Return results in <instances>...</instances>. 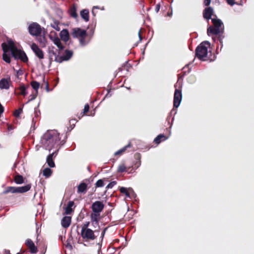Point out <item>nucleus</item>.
<instances>
[{"label": "nucleus", "instance_id": "obj_1", "mask_svg": "<svg viewBox=\"0 0 254 254\" xmlns=\"http://www.w3.org/2000/svg\"><path fill=\"white\" fill-rule=\"evenodd\" d=\"M60 134L56 130L47 131L41 137L40 143L41 146L46 150L50 151L53 149H56L58 151L61 146L63 145L66 142V136L61 140Z\"/></svg>", "mask_w": 254, "mask_h": 254}, {"label": "nucleus", "instance_id": "obj_63", "mask_svg": "<svg viewBox=\"0 0 254 254\" xmlns=\"http://www.w3.org/2000/svg\"><path fill=\"white\" fill-rule=\"evenodd\" d=\"M212 39H213V40H214V42H215V41H216V39H215V38H213V37L212 38Z\"/></svg>", "mask_w": 254, "mask_h": 254}, {"label": "nucleus", "instance_id": "obj_51", "mask_svg": "<svg viewBox=\"0 0 254 254\" xmlns=\"http://www.w3.org/2000/svg\"><path fill=\"white\" fill-rule=\"evenodd\" d=\"M91 223H92V225H93L94 227H96L97 226H98V225H99V221H97V223H96V222H94V221H91Z\"/></svg>", "mask_w": 254, "mask_h": 254}, {"label": "nucleus", "instance_id": "obj_59", "mask_svg": "<svg viewBox=\"0 0 254 254\" xmlns=\"http://www.w3.org/2000/svg\"><path fill=\"white\" fill-rule=\"evenodd\" d=\"M172 12H170H170H168V15L169 16H172Z\"/></svg>", "mask_w": 254, "mask_h": 254}, {"label": "nucleus", "instance_id": "obj_39", "mask_svg": "<svg viewBox=\"0 0 254 254\" xmlns=\"http://www.w3.org/2000/svg\"><path fill=\"white\" fill-rule=\"evenodd\" d=\"M22 111V109H18L17 110H16L14 112V115L16 117H18L19 116V115L21 114V112Z\"/></svg>", "mask_w": 254, "mask_h": 254}, {"label": "nucleus", "instance_id": "obj_45", "mask_svg": "<svg viewBox=\"0 0 254 254\" xmlns=\"http://www.w3.org/2000/svg\"><path fill=\"white\" fill-rule=\"evenodd\" d=\"M228 4L233 6L235 4V0H226Z\"/></svg>", "mask_w": 254, "mask_h": 254}, {"label": "nucleus", "instance_id": "obj_60", "mask_svg": "<svg viewBox=\"0 0 254 254\" xmlns=\"http://www.w3.org/2000/svg\"><path fill=\"white\" fill-rule=\"evenodd\" d=\"M98 9L99 8V7L98 6H94L93 7V9Z\"/></svg>", "mask_w": 254, "mask_h": 254}, {"label": "nucleus", "instance_id": "obj_49", "mask_svg": "<svg viewBox=\"0 0 254 254\" xmlns=\"http://www.w3.org/2000/svg\"><path fill=\"white\" fill-rule=\"evenodd\" d=\"M160 8V4L158 3L157 4H156V5L155 6V11L156 12H158L159 11Z\"/></svg>", "mask_w": 254, "mask_h": 254}, {"label": "nucleus", "instance_id": "obj_28", "mask_svg": "<svg viewBox=\"0 0 254 254\" xmlns=\"http://www.w3.org/2000/svg\"><path fill=\"white\" fill-rule=\"evenodd\" d=\"M19 90H20L19 94L25 96L27 94V87H26L24 84H21L19 88Z\"/></svg>", "mask_w": 254, "mask_h": 254}, {"label": "nucleus", "instance_id": "obj_48", "mask_svg": "<svg viewBox=\"0 0 254 254\" xmlns=\"http://www.w3.org/2000/svg\"><path fill=\"white\" fill-rule=\"evenodd\" d=\"M138 161H137L136 163V164H137L136 168H138L141 165V161L140 160V157L139 155H138Z\"/></svg>", "mask_w": 254, "mask_h": 254}, {"label": "nucleus", "instance_id": "obj_43", "mask_svg": "<svg viewBox=\"0 0 254 254\" xmlns=\"http://www.w3.org/2000/svg\"><path fill=\"white\" fill-rule=\"evenodd\" d=\"M56 46L60 50H63L64 49V47L62 45L61 41Z\"/></svg>", "mask_w": 254, "mask_h": 254}, {"label": "nucleus", "instance_id": "obj_40", "mask_svg": "<svg viewBox=\"0 0 254 254\" xmlns=\"http://www.w3.org/2000/svg\"><path fill=\"white\" fill-rule=\"evenodd\" d=\"M117 184V182L116 181H112L110 182L106 187L107 189H111L115 185Z\"/></svg>", "mask_w": 254, "mask_h": 254}, {"label": "nucleus", "instance_id": "obj_16", "mask_svg": "<svg viewBox=\"0 0 254 254\" xmlns=\"http://www.w3.org/2000/svg\"><path fill=\"white\" fill-rule=\"evenodd\" d=\"M213 13V9L211 7H208L204 9L203 12V16L206 20L211 19V16Z\"/></svg>", "mask_w": 254, "mask_h": 254}, {"label": "nucleus", "instance_id": "obj_20", "mask_svg": "<svg viewBox=\"0 0 254 254\" xmlns=\"http://www.w3.org/2000/svg\"><path fill=\"white\" fill-rule=\"evenodd\" d=\"M87 189V185L84 182H82L77 187V192L78 193H85L86 192Z\"/></svg>", "mask_w": 254, "mask_h": 254}, {"label": "nucleus", "instance_id": "obj_44", "mask_svg": "<svg viewBox=\"0 0 254 254\" xmlns=\"http://www.w3.org/2000/svg\"><path fill=\"white\" fill-rule=\"evenodd\" d=\"M53 41L54 44L57 45L61 41V40L58 37H55L53 40Z\"/></svg>", "mask_w": 254, "mask_h": 254}, {"label": "nucleus", "instance_id": "obj_7", "mask_svg": "<svg viewBox=\"0 0 254 254\" xmlns=\"http://www.w3.org/2000/svg\"><path fill=\"white\" fill-rule=\"evenodd\" d=\"M182 99V94L181 90L176 89L174 95V107L177 108L180 106Z\"/></svg>", "mask_w": 254, "mask_h": 254}, {"label": "nucleus", "instance_id": "obj_32", "mask_svg": "<svg viewBox=\"0 0 254 254\" xmlns=\"http://www.w3.org/2000/svg\"><path fill=\"white\" fill-rule=\"evenodd\" d=\"M52 173V171L51 169L49 168H46L44 169L43 170V175L46 178L50 177L51 176Z\"/></svg>", "mask_w": 254, "mask_h": 254}, {"label": "nucleus", "instance_id": "obj_42", "mask_svg": "<svg viewBox=\"0 0 254 254\" xmlns=\"http://www.w3.org/2000/svg\"><path fill=\"white\" fill-rule=\"evenodd\" d=\"M107 229H108V227L105 228L104 229L103 231L101 233V236H100V238L101 239V242H102V241H103V239L104 238L105 234V233H106V232Z\"/></svg>", "mask_w": 254, "mask_h": 254}, {"label": "nucleus", "instance_id": "obj_52", "mask_svg": "<svg viewBox=\"0 0 254 254\" xmlns=\"http://www.w3.org/2000/svg\"><path fill=\"white\" fill-rule=\"evenodd\" d=\"M4 111V108L3 106L0 103V114H2Z\"/></svg>", "mask_w": 254, "mask_h": 254}, {"label": "nucleus", "instance_id": "obj_23", "mask_svg": "<svg viewBox=\"0 0 254 254\" xmlns=\"http://www.w3.org/2000/svg\"><path fill=\"white\" fill-rule=\"evenodd\" d=\"M55 152L49 154L47 157V163L48 166L51 168H53L55 166V163L53 161V157Z\"/></svg>", "mask_w": 254, "mask_h": 254}, {"label": "nucleus", "instance_id": "obj_19", "mask_svg": "<svg viewBox=\"0 0 254 254\" xmlns=\"http://www.w3.org/2000/svg\"><path fill=\"white\" fill-rule=\"evenodd\" d=\"M61 39L64 42H67L69 40V32L66 29H63L60 32Z\"/></svg>", "mask_w": 254, "mask_h": 254}, {"label": "nucleus", "instance_id": "obj_12", "mask_svg": "<svg viewBox=\"0 0 254 254\" xmlns=\"http://www.w3.org/2000/svg\"><path fill=\"white\" fill-rule=\"evenodd\" d=\"M48 53L49 55V61L50 63L53 61L54 58V61H55L56 58L60 57V52L57 53V50L54 46H49L48 47Z\"/></svg>", "mask_w": 254, "mask_h": 254}, {"label": "nucleus", "instance_id": "obj_41", "mask_svg": "<svg viewBox=\"0 0 254 254\" xmlns=\"http://www.w3.org/2000/svg\"><path fill=\"white\" fill-rule=\"evenodd\" d=\"M89 224H90V222H85L83 225L82 226V227H81V230H86V229H88V226L89 225Z\"/></svg>", "mask_w": 254, "mask_h": 254}, {"label": "nucleus", "instance_id": "obj_46", "mask_svg": "<svg viewBox=\"0 0 254 254\" xmlns=\"http://www.w3.org/2000/svg\"><path fill=\"white\" fill-rule=\"evenodd\" d=\"M89 106L88 104H86L83 109V113H87L89 111Z\"/></svg>", "mask_w": 254, "mask_h": 254}, {"label": "nucleus", "instance_id": "obj_27", "mask_svg": "<svg viewBox=\"0 0 254 254\" xmlns=\"http://www.w3.org/2000/svg\"><path fill=\"white\" fill-rule=\"evenodd\" d=\"M9 192H11L12 193H17V187H8L3 192L4 194H6Z\"/></svg>", "mask_w": 254, "mask_h": 254}, {"label": "nucleus", "instance_id": "obj_54", "mask_svg": "<svg viewBox=\"0 0 254 254\" xmlns=\"http://www.w3.org/2000/svg\"><path fill=\"white\" fill-rule=\"evenodd\" d=\"M219 45L220 46V50L221 51V50H222V49L223 48V41H219Z\"/></svg>", "mask_w": 254, "mask_h": 254}, {"label": "nucleus", "instance_id": "obj_62", "mask_svg": "<svg viewBox=\"0 0 254 254\" xmlns=\"http://www.w3.org/2000/svg\"><path fill=\"white\" fill-rule=\"evenodd\" d=\"M98 245L99 246V248L101 247V245H100V244L99 243H98Z\"/></svg>", "mask_w": 254, "mask_h": 254}, {"label": "nucleus", "instance_id": "obj_38", "mask_svg": "<svg viewBox=\"0 0 254 254\" xmlns=\"http://www.w3.org/2000/svg\"><path fill=\"white\" fill-rule=\"evenodd\" d=\"M224 32H221L220 33L217 34L218 37H217V40L218 41H223L224 38H225V36L223 35Z\"/></svg>", "mask_w": 254, "mask_h": 254}, {"label": "nucleus", "instance_id": "obj_17", "mask_svg": "<svg viewBox=\"0 0 254 254\" xmlns=\"http://www.w3.org/2000/svg\"><path fill=\"white\" fill-rule=\"evenodd\" d=\"M9 80L5 78H2L0 80V88L1 89H8L9 88Z\"/></svg>", "mask_w": 254, "mask_h": 254}, {"label": "nucleus", "instance_id": "obj_25", "mask_svg": "<svg viewBox=\"0 0 254 254\" xmlns=\"http://www.w3.org/2000/svg\"><path fill=\"white\" fill-rule=\"evenodd\" d=\"M74 202L72 201H69L66 207L65 208V214H70L72 211V207L74 205Z\"/></svg>", "mask_w": 254, "mask_h": 254}, {"label": "nucleus", "instance_id": "obj_30", "mask_svg": "<svg viewBox=\"0 0 254 254\" xmlns=\"http://www.w3.org/2000/svg\"><path fill=\"white\" fill-rule=\"evenodd\" d=\"M100 213L92 212L91 214V221H94L97 223V221H99Z\"/></svg>", "mask_w": 254, "mask_h": 254}, {"label": "nucleus", "instance_id": "obj_3", "mask_svg": "<svg viewBox=\"0 0 254 254\" xmlns=\"http://www.w3.org/2000/svg\"><path fill=\"white\" fill-rule=\"evenodd\" d=\"M210 46L208 41L201 42L195 49V57L201 61H205L208 54V48Z\"/></svg>", "mask_w": 254, "mask_h": 254}, {"label": "nucleus", "instance_id": "obj_53", "mask_svg": "<svg viewBox=\"0 0 254 254\" xmlns=\"http://www.w3.org/2000/svg\"><path fill=\"white\" fill-rule=\"evenodd\" d=\"M46 88L47 91L49 92L50 89H49L48 82L47 81L46 82Z\"/></svg>", "mask_w": 254, "mask_h": 254}, {"label": "nucleus", "instance_id": "obj_18", "mask_svg": "<svg viewBox=\"0 0 254 254\" xmlns=\"http://www.w3.org/2000/svg\"><path fill=\"white\" fill-rule=\"evenodd\" d=\"M70 223L71 217L69 216L64 217L61 221L62 226L64 228L68 227L70 224Z\"/></svg>", "mask_w": 254, "mask_h": 254}, {"label": "nucleus", "instance_id": "obj_9", "mask_svg": "<svg viewBox=\"0 0 254 254\" xmlns=\"http://www.w3.org/2000/svg\"><path fill=\"white\" fill-rule=\"evenodd\" d=\"M87 33L84 29L80 28H75L72 29L71 35L74 38H77L78 40Z\"/></svg>", "mask_w": 254, "mask_h": 254}, {"label": "nucleus", "instance_id": "obj_24", "mask_svg": "<svg viewBox=\"0 0 254 254\" xmlns=\"http://www.w3.org/2000/svg\"><path fill=\"white\" fill-rule=\"evenodd\" d=\"M120 192L122 193H124L126 195L127 197L130 198V193L128 190H130L134 193L133 190L131 188H129L128 189L125 187H121L119 189Z\"/></svg>", "mask_w": 254, "mask_h": 254}, {"label": "nucleus", "instance_id": "obj_31", "mask_svg": "<svg viewBox=\"0 0 254 254\" xmlns=\"http://www.w3.org/2000/svg\"><path fill=\"white\" fill-rule=\"evenodd\" d=\"M131 146V144L130 143H129L127 145H126L121 149L119 150L118 151H116L115 153V155H118L122 154L123 152H124L127 148L130 147Z\"/></svg>", "mask_w": 254, "mask_h": 254}, {"label": "nucleus", "instance_id": "obj_21", "mask_svg": "<svg viewBox=\"0 0 254 254\" xmlns=\"http://www.w3.org/2000/svg\"><path fill=\"white\" fill-rule=\"evenodd\" d=\"M80 16L85 21L88 22L89 20V10L87 9H84L80 11Z\"/></svg>", "mask_w": 254, "mask_h": 254}, {"label": "nucleus", "instance_id": "obj_56", "mask_svg": "<svg viewBox=\"0 0 254 254\" xmlns=\"http://www.w3.org/2000/svg\"><path fill=\"white\" fill-rule=\"evenodd\" d=\"M173 112H174V114H176L177 113V110L174 109H172V111H171L170 114H171Z\"/></svg>", "mask_w": 254, "mask_h": 254}, {"label": "nucleus", "instance_id": "obj_64", "mask_svg": "<svg viewBox=\"0 0 254 254\" xmlns=\"http://www.w3.org/2000/svg\"><path fill=\"white\" fill-rule=\"evenodd\" d=\"M16 254H22L20 253H17Z\"/></svg>", "mask_w": 254, "mask_h": 254}, {"label": "nucleus", "instance_id": "obj_14", "mask_svg": "<svg viewBox=\"0 0 254 254\" xmlns=\"http://www.w3.org/2000/svg\"><path fill=\"white\" fill-rule=\"evenodd\" d=\"M91 39V37L86 33L85 35L79 39L78 41L80 45L82 47H84L89 43Z\"/></svg>", "mask_w": 254, "mask_h": 254}, {"label": "nucleus", "instance_id": "obj_4", "mask_svg": "<svg viewBox=\"0 0 254 254\" xmlns=\"http://www.w3.org/2000/svg\"><path fill=\"white\" fill-rule=\"evenodd\" d=\"M212 22L213 26H209L207 28V34L209 36L210 34L217 35L221 32H224V27L222 21L217 18H212Z\"/></svg>", "mask_w": 254, "mask_h": 254}, {"label": "nucleus", "instance_id": "obj_34", "mask_svg": "<svg viewBox=\"0 0 254 254\" xmlns=\"http://www.w3.org/2000/svg\"><path fill=\"white\" fill-rule=\"evenodd\" d=\"M117 171L118 173H123L127 171V168L124 164H120L118 166Z\"/></svg>", "mask_w": 254, "mask_h": 254}, {"label": "nucleus", "instance_id": "obj_10", "mask_svg": "<svg viewBox=\"0 0 254 254\" xmlns=\"http://www.w3.org/2000/svg\"><path fill=\"white\" fill-rule=\"evenodd\" d=\"M104 207V204L100 201H96L91 205V209L93 212L95 213H100L103 210Z\"/></svg>", "mask_w": 254, "mask_h": 254}, {"label": "nucleus", "instance_id": "obj_35", "mask_svg": "<svg viewBox=\"0 0 254 254\" xmlns=\"http://www.w3.org/2000/svg\"><path fill=\"white\" fill-rule=\"evenodd\" d=\"M70 13L71 17L75 18L77 17V14L76 13V8L75 7L73 6L70 8Z\"/></svg>", "mask_w": 254, "mask_h": 254}, {"label": "nucleus", "instance_id": "obj_26", "mask_svg": "<svg viewBox=\"0 0 254 254\" xmlns=\"http://www.w3.org/2000/svg\"><path fill=\"white\" fill-rule=\"evenodd\" d=\"M168 137L163 134H160L154 139V141L157 144H159L161 141H164L167 139Z\"/></svg>", "mask_w": 254, "mask_h": 254}, {"label": "nucleus", "instance_id": "obj_2", "mask_svg": "<svg viewBox=\"0 0 254 254\" xmlns=\"http://www.w3.org/2000/svg\"><path fill=\"white\" fill-rule=\"evenodd\" d=\"M8 46L11 55L15 60H20L24 63L28 62V59L25 53L18 49L12 40L8 41Z\"/></svg>", "mask_w": 254, "mask_h": 254}, {"label": "nucleus", "instance_id": "obj_29", "mask_svg": "<svg viewBox=\"0 0 254 254\" xmlns=\"http://www.w3.org/2000/svg\"><path fill=\"white\" fill-rule=\"evenodd\" d=\"M14 182L17 184H22L24 183V179L22 176L17 175L14 177Z\"/></svg>", "mask_w": 254, "mask_h": 254}, {"label": "nucleus", "instance_id": "obj_57", "mask_svg": "<svg viewBox=\"0 0 254 254\" xmlns=\"http://www.w3.org/2000/svg\"><path fill=\"white\" fill-rule=\"evenodd\" d=\"M17 74H19V75H22L23 74V72L21 70H19L18 71H17Z\"/></svg>", "mask_w": 254, "mask_h": 254}, {"label": "nucleus", "instance_id": "obj_33", "mask_svg": "<svg viewBox=\"0 0 254 254\" xmlns=\"http://www.w3.org/2000/svg\"><path fill=\"white\" fill-rule=\"evenodd\" d=\"M31 85L35 91H38L40 87V84L36 81H32L31 82Z\"/></svg>", "mask_w": 254, "mask_h": 254}, {"label": "nucleus", "instance_id": "obj_8", "mask_svg": "<svg viewBox=\"0 0 254 254\" xmlns=\"http://www.w3.org/2000/svg\"><path fill=\"white\" fill-rule=\"evenodd\" d=\"M72 55L73 52L71 51L66 50L64 55L56 58L55 62L61 63L64 61H68L72 57Z\"/></svg>", "mask_w": 254, "mask_h": 254}, {"label": "nucleus", "instance_id": "obj_6", "mask_svg": "<svg viewBox=\"0 0 254 254\" xmlns=\"http://www.w3.org/2000/svg\"><path fill=\"white\" fill-rule=\"evenodd\" d=\"M81 236L83 239L94 240L96 238L94 232L91 229L81 230Z\"/></svg>", "mask_w": 254, "mask_h": 254}, {"label": "nucleus", "instance_id": "obj_58", "mask_svg": "<svg viewBox=\"0 0 254 254\" xmlns=\"http://www.w3.org/2000/svg\"><path fill=\"white\" fill-rule=\"evenodd\" d=\"M94 9H92V13L93 14V15L94 16H95L96 14H95V12H94Z\"/></svg>", "mask_w": 254, "mask_h": 254}, {"label": "nucleus", "instance_id": "obj_13", "mask_svg": "<svg viewBox=\"0 0 254 254\" xmlns=\"http://www.w3.org/2000/svg\"><path fill=\"white\" fill-rule=\"evenodd\" d=\"M2 50H3V54H2V59L3 60L7 63L9 64L11 62L10 56L7 54V52H8L9 48L7 45H5L4 43L2 44Z\"/></svg>", "mask_w": 254, "mask_h": 254}, {"label": "nucleus", "instance_id": "obj_61", "mask_svg": "<svg viewBox=\"0 0 254 254\" xmlns=\"http://www.w3.org/2000/svg\"><path fill=\"white\" fill-rule=\"evenodd\" d=\"M75 121V120H70V121H69V123H70V124H71V123H72V122H74V121Z\"/></svg>", "mask_w": 254, "mask_h": 254}, {"label": "nucleus", "instance_id": "obj_47", "mask_svg": "<svg viewBox=\"0 0 254 254\" xmlns=\"http://www.w3.org/2000/svg\"><path fill=\"white\" fill-rule=\"evenodd\" d=\"M52 26L57 31L60 30V28L57 23H55L54 24L52 25Z\"/></svg>", "mask_w": 254, "mask_h": 254}, {"label": "nucleus", "instance_id": "obj_36", "mask_svg": "<svg viewBox=\"0 0 254 254\" xmlns=\"http://www.w3.org/2000/svg\"><path fill=\"white\" fill-rule=\"evenodd\" d=\"M38 94V91H34L33 93H31V94L30 95L29 97L30 98L28 101L27 102V103H29V102L34 100Z\"/></svg>", "mask_w": 254, "mask_h": 254}, {"label": "nucleus", "instance_id": "obj_11", "mask_svg": "<svg viewBox=\"0 0 254 254\" xmlns=\"http://www.w3.org/2000/svg\"><path fill=\"white\" fill-rule=\"evenodd\" d=\"M31 48L35 55L40 59H44V55L43 51L35 43H33L31 46Z\"/></svg>", "mask_w": 254, "mask_h": 254}, {"label": "nucleus", "instance_id": "obj_50", "mask_svg": "<svg viewBox=\"0 0 254 254\" xmlns=\"http://www.w3.org/2000/svg\"><path fill=\"white\" fill-rule=\"evenodd\" d=\"M211 2V0H204V4L206 6H208L210 4Z\"/></svg>", "mask_w": 254, "mask_h": 254}, {"label": "nucleus", "instance_id": "obj_22", "mask_svg": "<svg viewBox=\"0 0 254 254\" xmlns=\"http://www.w3.org/2000/svg\"><path fill=\"white\" fill-rule=\"evenodd\" d=\"M31 188L30 184H28L25 186L17 187V193H24L28 191Z\"/></svg>", "mask_w": 254, "mask_h": 254}, {"label": "nucleus", "instance_id": "obj_5", "mask_svg": "<svg viewBox=\"0 0 254 254\" xmlns=\"http://www.w3.org/2000/svg\"><path fill=\"white\" fill-rule=\"evenodd\" d=\"M28 31L32 36H39L41 34L42 28L38 23L33 22L29 25Z\"/></svg>", "mask_w": 254, "mask_h": 254}, {"label": "nucleus", "instance_id": "obj_15", "mask_svg": "<svg viewBox=\"0 0 254 254\" xmlns=\"http://www.w3.org/2000/svg\"><path fill=\"white\" fill-rule=\"evenodd\" d=\"M26 245L28 247L31 253L36 254L37 252V248L31 239H27L25 242Z\"/></svg>", "mask_w": 254, "mask_h": 254}, {"label": "nucleus", "instance_id": "obj_37", "mask_svg": "<svg viewBox=\"0 0 254 254\" xmlns=\"http://www.w3.org/2000/svg\"><path fill=\"white\" fill-rule=\"evenodd\" d=\"M95 185L96 187L99 188L103 187L104 184L103 180L100 179L96 182Z\"/></svg>", "mask_w": 254, "mask_h": 254}, {"label": "nucleus", "instance_id": "obj_55", "mask_svg": "<svg viewBox=\"0 0 254 254\" xmlns=\"http://www.w3.org/2000/svg\"><path fill=\"white\" fill-rule=\"evenodd\" d=\"M138 37H139V40L141 41L142 37H141V34H140V30H139V32H138Z\"/></svg>", "mask_w": 254, "mask_h": 254}]
</instances>
